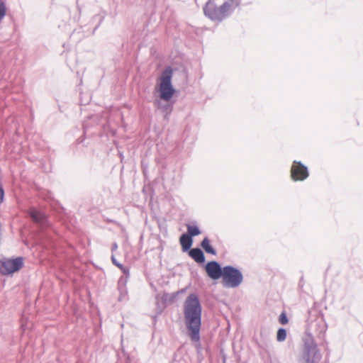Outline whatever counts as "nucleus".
Here are the masks:
<instances>
[{
    "label": "nucleus",
    "mask_w": 363,
    "mask_h": 363,
    "mask_svg": "<svg viewBox=\"0 0 363 363\" xmlns=\"http://www.w3.org/2000/svg\"><path fill=\"white\" fill-rule=\"evenodd\" d=\"M29 216L31 219L40 227H45L48 225V217L43 213L35 208H30Z\"/></svg>",
    "instance_id": "8"
},
{
    "label": "nucleus",
    "mask_w": 363,
    "mask_h": 363,
    "mask_svg": "<svg viewBox=\"0 0 363 363\" xmlns=\"http://www.w3.org/2000/svg\"><path fill=\"white\" fill-rule=\"evenodd\" d=\"M184 323L188 335L192 342L200 341L202 306L198 295L189 294L183 305Z\"/></svg>",
    "instance_id": "1"
},
{
    "label": "nucleus",
    "mask_w": 363,
    "mask_h": 363,
    "mask_svg": "<svg viewBox=\"0 0 363 363\" xmlns=\"http://www.w3.org/2000/svg\"><path fill=\"white\" fill-rule=\"evenodd\" d=\"M204 15L214 22L220 23L233 13L228 3L218 6L214 0H208L203 6Z\"/></svg>",
    "instance_id": "3"
},
{
    "label": "nucleus",
    "mask_w": 363,
    "mask_h": 363,
    "mask_svg": "<svg viewBox=\"0 0 363 363\" xmlns=\"http://www.w3.org/2000/svg\"><path fill=\"white\" fill-rule=\"evenodd\" d=\"M205 269L210 278L216 280L222 277L224 267H221L220 264L216 261H210L206 264Z\"/></svg>",
    "instance_id": "7"
},
{
    "label": "nucleus",
    "mask_w": 363,
    "mask_h": 363,
    "mask_svg": "<svg viewBox=\"0 0 363 363\" xmlns=\"http://www.w3.org/2000/svg\"><path fill=\"white\" fill-rule=\"evenodd\" d=\"M111 261H112V263L115 266H116L119 269H121L124 274H126V273L128 274L129 272V269L127 267H125L122 264L118 262L113 255H112V256H111Z\"/></svg>",
    "instance_id": "16"
},
{
    "label": "nucleus",
    "mask_w": 363,
    "mask_h": 363,
    "mask_svg": "<svg viewBox=\"0 0 363 363\" xmlns=\"http://www.w3.org/2000/svg\"><path fill=\"white\" fill-rule=\"evenodd\" d=\"M201 246L204 250V251L208 253L213 255H216V250L214 249V247L210 244V240L208 237H206L203 239V240L201 242Z\"/></svg>",
    "instance_id": "12"
},
{
    "label": "nucleus",
    "mask_w": 363,
    "mask_h": 363,
    "mask_svg": "<svg viewBox=\"0 0 363 363\" xmlns=\"http://www.w3.org/2000/svg\"><path fill=\"white\" fill-rule=\"evenodd\" d=\"M0 274L9 275L20 270L23 266V258L18 257L14 259L4 258L0 261Z\"/></svg>",
    "instance_id": "5"
},
{
    "label": "nucleus",
    "mask_w": 363,
    "mask_h": 363,
    "mask_svg": "<svg viewBox=\"0 0 363 363\" xmlns=\"http://www.w3.org/2000/svg\"><path fill=\"white\" fill-rule=\"evenodd\" d=\"M173 75V69L171 67H167L161 73L160 77L159 93L161 100H155L154 104L155 107L159 109L163 114L164 118H167L173 111V104L169 103L175 93V89L172 84V78Z\"/></svg>",
    "instance_id": "2"
},
{
    "label": "nucleus",
    "mask_w": 363,
    "mask_h": 363,
    "mask_svg": "<svg viewBox=\"0 0 363 363\" xmlns=\"http://www.w3.org/2000/svg\"><path fill=\"white\" fill-rule=\"evenodd\" d=\"M224 3H228L229 6L232 8L233 12L236 7L239 6L241 4V0H227Z\"/></svg>",
    "instance_id": "17"
},
{
    "label": "nucleus",
    "mask_w": 363,
    "mask_h": 363,
    "mask_svg": "<svg viewBox=\"0 0 363 363\" xmlns=\"http://www.w3.org/2000/svg\"><path fill=\"white\" fill-rule=\"evenodd\" d=\"M221 278L222 284L225 288H236L243 281L242 272L232 265L224 266Z\"/></svg>",
    "instance_id": "4"
},
{
    "label": "nucleus",
    "mask_w": 363,
    "mask_h": 363,
    "mask_svg": "<svg viewBox=\"0 0 363 363\" xmlns=\"http://www.w3.org/2000/svg\"><path fill=\"white\" fill-rule=\"evenodd\" d=\"M187 235L191 238L197 236L201 234V230L197 225H186Z\"/></svg>",
    "instance_id": "14"
},
{
    "label": "nucleus",
    "mask_w": 363,
    "mask_h": 363,
    "mask_svg": "<svg viewBox=\"0 0 363 363\" xmlns=\"http://www.w3.org/2000/svg\"><path fill=\"white\" fill-rule=\"evenodd\" d=\"M119 292H120V295L118 296V301H122L123 300H124L125 298L127 295L124 294V291H119Z\"/></svg>",
    "instance_id": "21"
},
{
    "label": "nucleus",
    "mask_w": 363,
    "mask_h": 363,
    "mask_svg": "<svg viewBox=\"0 0 363 363\" xmlns=\"http://www.w3.org/2000/svg\"><path fill=\"white\" fill-rule=\"evenodd\" d=\"M99 18V23L95 26V28H94L93 31H92V34H94L95 33V31L98 29V28L100 26V24L103 21L104 18V16H101L99 15H96L93 17V18Z\"/></svg>",
    "instance_id": "20"
},
{
    "label": "nucleus",
    "mask_w": 363,
    "mask_h": 363,
    "mask_svg": "<svg viewBox=\"0 0 363 363\" xmlns=\"http://www.w3.org/2000/svg\"><path fill=\"white\" fill-rule=\"evenodd\" d=\"M279 321L281 324L285 325L288 323L289 320L285 313H281L279 318Z\"/></svg>",
    "instance_id": "19"
},
{
    "label": "nucleus",
    "mask_w": 363,
    "mask_h": 363,
    "mask_svg": "<svg viewBox=\"0 0 363 363\" xmlns=\"http://www.w3.org/2000/svg\"><path fill=\"white\" fill-rule=\"evenodd\" d=\"M291 173V177L294 181H303L308 177L307 167L303 165L301 162H294Z\"/></svg>",
    "instance_id": "6"
},
{
    "label": "nucleus",
    "mask_w": 363,
    "mask_h": 363,
    "mask_svg": "<svg viewBox=\"0 0 363 363\" xmlns=\"http://www.w3.org/2000/svg\"><path fill=\"white\" fill-rule=\"evenodd\" d=\"M286 330L283 328H280L278 330L277 333V340L278 342H283L286 340Z\"/></svg>",
    "instance_id": "15"
},
{
    "label": "nucleus",
    "mask_w": 363,
    "mask_h": 363,
    "mask_svg": "<svg viewBox=\"0 0 363 363\" xmlns=\"http://www.w3.org/2000/svg\"><path fill=\"white\" fill-rule=\"evenodd\" d=\"M304 346L308 357L312 354L315 356L318 351L317 346L311 337L305 340Z\"/></svg>",
    "instance_id": "11"
},
{
    "label": "nucleus",
    "mask_w": 363,
    "mask_h": 363,
    "mask_svg": "<svg viewBox=\"0 0 363 363\" xmlns=\"http://www.w3.org/2000/svg\"><path fill=\"white\" fill-rule=\"evenodd\" d=\"M86 127H87L86 122H84V123L83 124V128H84V133H86Z\"/></svg>",
    "instance_id": "24"
},
{
    "label": "nucleus",
    "mask_w": 363,
    "mask_h": 363,
    "mask_svg": "<svg viewBox=\"0 0 363 363\" xmlns=\"http://www.w3.org/2000/svg\"><path fill=\"white\" fill-rule=\"evenodd\" d=\"M125 274V277H120V279H118V289L119 291H124V294L125 295H127L128 294V291H127V289H126V284H127V281H128V276H129V272L127 274Z\"/></svg>",
    "instance_id": "13"
},
{
    "label": "nucleus",
    "mask_w": 363,
    "mask_h": 363,
    "mask_svg": "<svg viewBox=\"0 0 363 363\" xmlns=\"http://www.w3.org/2000/svg\"><path fill=\"white\" fill-rule=\"evenodd\" d=\"M6 12V4L4 1H0V21L4 18Z\"/></svg>",
    "instance_id": "18"
},
{
    "label": "nucleus",
    "mask_w": 363,
    "mask_h": 363,
    "mask_svg": "<svg viewBox=\"0 0 363 363\" xmlns=\"http://www.w3.org/2000/svg\"><path fill=\"white\" fill-rule=\"evenodd\" d=\"M189 255L196 262L199 264H203L205 262V255L203 252L199 247L191 248L189 251Z\"/></svg>",
    "instance_id": "9"
},
{
    "label": "nucleus",
    "mask_w": 363,
    "mask_h": 363,
    "mask_svg": "<svg viewBox=\"0 0 363 363\" xmlns=\"http://www.w3.org/2000/svg\"><path fill=\"white\" fill-rule=\"evenodd\" d=\"M118 249V245L116 242H113L111 246V251H116Z\"/></svg>",
    "instance_id": "22"
},
{
    "label": "nucleus",
    "mask_w": 363,
    "mask_h": 363,
    "mask_svg": "<svg viewBox=\"0 0 363 363\" xmlns=\"http://www.w3.org/2000/svg\"><path fill=\"white\" fill-rule=\"evenodd\" d=\"M258 344H259V347L264 348L267 346V340L262 343L258 342Z\"/></svg>",
    "instance_id": "23"
},
{
    "label": "nucleus",
    "mask_w": 363,
    "mask_h": 363,
    "mask_svg": "<svg viewBox=\"0 0 363 363\" xmlns=\"http://www.w3.org/2000/svg\"><path fill=\"white\" fill-rule=\"evenodd\" d=\"M179 242L183 252L189 251L191 250V247L193 244V240L191 236H189L186 233H184L179 238Z\"/></svg>",
    "instance_id": "10"
}]
</instances>
